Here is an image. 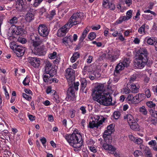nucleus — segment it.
<instances>
[{
	"mask_svg": "<svg viewBox=\"0 0 157 157\" xmlns=\"http://www.w3.org/2000/svg\"><path fill=\"white\" fill-rule=\"evenodd\" d=\"M149 53L147 49L145 48H140L136 52L135 55L136 57L146 60H148Z\"/></svg>",
	"mask_w": 157,
	"mask_h": 157,
	"instance_id": "nucleus-6",
	"label": "nucleus"
},
{
	"mask_svg": "<svg viewBox=\"0 0 157 157\" xmlns=\"http://www.w3.org/2000/svg\"><path fill=\"white\" fill-rule=\"evenodd\" d=\"M109 143L105 142V143L103 145V148L106 150H109L110 151H115L116 150V148L112 145H109Z\"/></svg>",
	"mask_w": 157,
	"mask_h": 157,
	"instance_id": "nucleus-17",
	"label": "nucleus"
},
{
	"mask_svg": "<svg viewBox=\"0 0 157 157\" xmlns=\"http://www.w3.org/2000/svg\"><path fill=\"white\" fill-rule=\"evenodd\" d=\"M147 105L150 108H153L155 106V104L152 101H149L147 102Z\"/></svg>",
	"mask_w": 157,
	"mask_h": 157,
	"instance_id": "nucleus-46",
	"label": "nucleus"
},
{
	"mask_svg": "<svg viewBox=\"0 0 157 157\" xmlns=\"http://www.w3.org/2000/svg\"><path fill=\"white\" fill-rule=\"evenodd\" d=\"M50 32L47 25L44 24H40L38 27V33L40 36L43 37H46Z\"/></svg>",
	"mask_w": 157,
	"mask_h": 157,
	"instance_id": "nucleus-5",
	"label": "nucleus"
},
{
	"mask_svg": "<svg viewBox=\"0 0 157 157\" xmlns=\"http://www.w3.org/2000/svg\"><path fill=\"white\" fill-rule=\"evenodd\" d=\"M145 93L147 98H149L151 96V93L149 89L146 88L145 90Z\"/></svg>",
	"mask_w": 157,
	"mask_h": 157,
	"instance_id": "nucleus-40",
	"label": "nucleus"
},
{
	"mask_svg": "<svg viewBox=\"0 0 157 157\" xmlns=\"http://www.w3.org/2000/svg\"><path fill=\"white\" fill-rule=\"evenodd\" d=\"M14 29H15L16 33L17 34H22L24 32V30L22 25H15Z\"/></svg>",
	"mask_w": 157,
	"mask_h": 157,
	"instance_id": "nucleus-21",
	"label": "nucleus"
},
{
	"mask_svg": "<svg viewBox=\"0 0 157 157\" xmlns=\"http://www.w3.org/2000/svg\"><path fill=\"white\" fill-rule=\"evenodd\" d=\"M130 88L131 89V92L132 93H135L138 92L139 87L136 86V85L133 83H132L129 85Z\"/></svg>",
	"mask_w": 157,
	"mask_h": 157,
	"instance_id": "nucleus-22",
	"label": "nucleus"
},
{
	"mask_svg": "<svg viewBox=\"0 0 157 157\" xmlns=\"http://www.w3.org/2000/svg\"><path fill=\"white\" fill-rule=\"evenodd\" d=\"M17 17H14L10 20L9 22L11 24L16 23L17 21Z\"/></svg>",
	"mask_w": 157,
	"mask_h": 157,
	"instance_id": "nucleus-45",
	"label": "nucleus"
},
{
	"mask_svg": "<svg viewBox=\"0 0 157 157\" xmlns=\"http://www.w3.org/2000/svg\"><path fill=\"white\" fill-rule=\"evenodd\" d=\"M147 121L148 122H150L151 124L155 125L157 123V120L155 119H151V117H149Z\"/></svg>",
	"mask_w": 157,
	"mask_h": 157,
	"instance_id": "nucleus-44",
	"label": "nucleus"
},
{
	"mask_svg": "<svg viewBox=\"0 0 157 157\" xmlns=\"http://www.w3.org/2000/svg\"><path fill=\"white\" fill-rule=\"evenodd\" d=\"M63 43L65 44L66 45H67L69 43V39L68 36H67L62 39Z\"/></svg>",
	"mask_w": 157,
	"mask_h": 157,
	"instance_id": "nucleus-39",
	"label": "nucleus"
},
{
	"mask_svg": "<svg viewBox=\"0 0 157 157\" xmlns=\"http://www.w3.org/2000/svg\"><path fill=\"white\" fill-rule=\"evenodd\" d=\"M100 124H98L94 120L92 122H90L89 123V127L91 128H93L94 127H97L100 125Z\"/></svg>",
	"mask_w": 157,
	"mask_h": 157,
	"instance_id": "nucleus-30",
	"label": "nucleus"
},
{
	"mask_svg": "<svg viewBox=\"0 0 157 157\" xmlns=\"http://www.w3.org/2000/svg\"><path fill=\"white\" fill-rule=\"evenodd\" d=\"M70 28L68 27V24H66L65 25L63 26L59 30L62 32L65 33V34L68 31L69 29Z\"/></svg>",
	"mask_w": 157,
	"mask_h": 157,
	"instance_id": "nucleus-31",
	"label": "nucleus"
},
{
	"mask_svg": "<svg viewBox=\"0 0 157 157\" xmlns=\"http://www.w3.org/2000/svg\"><path fill=\"white\" fill-rule=\"evenodd\" d=\"M95 119V121L98 124H101V123H100L101 122V120H99L100 117L98 115H96L94 117Z\"/></svg>",
	"mask_w": 157,
	"mask_h": 157,
	"instance_id": "nucleus-59",
	"label": "nucleus"
},
{
	"mask_svg": "<svg viewBox=\"0 0 157 157\" xmlns=\"http://www.w3.org/2000/svg\"><path fill=\"white\" fill-rule=\"evenodd\" d=\"M53 100L56 103H59L60 101V99L57 95H55L53 98Z\"/></svg>",
	"mask_w": 157,
	"mask_h": 157,
	"instance_id": "nucleus-57",
	"label": "nucleus"
},
{
	"mask_svg": "<svg viewBox=\"0 0 157 157\" xmlns=\"http://www.w3.org/2000/svg\"><path fill=\"white\" fill-rule=\"evenodd\" d=\"M120 55L119 50L117 49H114L112 52L109 51L106 58L111 62H114L117 59Z\"/></svg>",
	"mask_w": 157,
	"mask_h": 157,
	"instance_id": "nucleus-8",
	"label": "nucleus"
},
{
	"mask_svg": "<svg viewBox=\"0 0 157 157\" xmlns=\"http://www.w3.org/2000/svg\"><path fill=\"white\" fill-rule=\"evenodd\" d=\"M127 101L129 102L136 104L135 98V96L131 94H129L126 99Z\"/></svg>",
	"mask_w": 157,
	"mask_h": 157,
	"instance_id": "nucleus-25",
	"label": "nucleus"
},
{
	"mask_svg": "<svg viewBox=\"0 0 157 157\" xmlns=\"http://www.w3.org/2000/svg\"><path fill=\"white\" fill-rule=\"evenodd\" d=\"M111 134V132L110 131H108L107 130L105 131L103 135V137L105 142L110 143L111 142V137L110 136Z\"/></svg>",
	"mask_w": 157,
	"mask_h": 157,
	"instance_id": "nucleus-14",
	"label": "nucleus"
},
{
	"mask_svg": "<svg viewBox=\"0 0 157 157\" xmlns=\"http://www.w3.org/2000/svg\"><path fill=\"white\" fill-rule=\"evenodd\" d=\"M107 131L111 132V133L114 131V126L112 124H111L107 127V129L106 130Z\"/></svg>",
	"mask_w": 157,
	"mask_h": 157,
	"instance_id": "nucleus-42",
	"label": "nucleus"
},
{
	"mask_svg": "<svg viewBox=\"0 0 157 157\" xmlns=\"http://www.w3.org/2000/svg\"><path fill=\"white\" fill-rule=\"evenodd\" d=\"M130 62L129 59L125 58L123 60L121 61L117 65L114 73L113 81L114 82H117L120 78V71L123 70L125 67H127L129 66Z\"/></svg>",
	"mask_w": 157,
	"mask_h": 157,
	"instance_id": "nucleus-3",
	"label": "nucleus"
},
{
	"mask_svg": "<svg viewBox=\"0 0 157 157\" xmlns=\"http://www.w3.org/2000/svg\"><path fill=\"white\" fill-rule=\"evenodd\" d=\"M84 15V13L80 12L74 13L67 23L68 25L69 28H71L73 25L78 24V19H82Z\"/></svg>",
	"mask_w": 157,
	"mask_h": 157,
	"instance_id": "nucleus-4",
	"label": "nucleus"
},
{
	"mask_svg": "<svg viewBox=\"0 0 157 157\" xmlns=\"http://www.w3.org/2000/svg\"><path fill=\"white\" fill-rule=\"evenodd\" d=\"M26 50V48L21 46L17 45L13 50L14 52L18 57L22 56Z\"/></svg>",
	"mask_w": 157,
	"mask_h": 157,
	"instance_id": "nucleus-12",
	"label": "nucleus"
},
{
	"mask_svg": "<svg viewBox=\"0 0 157 157\" xmlns=\"http://www.w3.org/2000/svg\"><path fill=\"white\" fill-rule=\"evenodd\" d=\"M92 95L94 100L101 105L106 106L114 105L112 102L111 96L108 92L105 90L103 84L98 85L92 90Z\"/></svg>",
	"mask_w": 157,
	"mask_h": 157,
	"instance_id": "nucleus-1",
	"label": "nucleus"
},
{
	"mask_svg": "<svg viewBox=\"0 0 157 157\" xmlns=\"http://www.w3.org/2000/svg\"><path fill=\"white\" fill-rule=\"evenodd\" d=\"M136 101V104L140 102L143 101L144 98V94H139L135 96Z\"/></svg>",
	"mask_w": 157,
	"mask_h": 157,
	"instance_id": "nucleus-20",
	"label": "nucleus"
},
{
	"mask_svg": "<svg viewBox=\"0 0 157 157\" xmlns=\"http://www.w3.org/2000/svg\"><path fill=\"white\" fill-rule=\"evenodd\" d=\"M146 28L148 29V26L145 24L142 25L138 29L139 33L143 35L145 34V28Z\"/></svg>",
	"mask_w": 157,
	"mask_h": 157,
	"instance_id": "nucleus-26",
	"label": "nucleus"
},
{
	"mask_svg": "<svg viewBox=\"0 0 157 157\" xmlns=\"http://www.w3.org/2000/svg\"><path fill=\"white\" fill-rule=\"evenodd\" d=\"M96 36V35L95 33L92 32L89 34L88 36V38L90 40L94 39Z\"/></svg>",
	"mask_w": 157,
	"mask_h": 157,
	"instance_id": "nucleus-37",
	"label": "nucleus"
},
{
	"mask_svg": "<svg viewBox=\"0 0 157 157\" xmlns=\"http://www.w3.org/2000/svg\"><path fill=\"white\" fill-rule=\"evenodd\" d=\"M109 2L108 0H103L102 2V6L105 8H107Z\"/></svg>",
	"mask_w": 157,
	"mask_h": 157,
	"instance_id": "nucleus-52",
	"label": "nucleus"
},
{
	"mask_svg": "<svg viewBox=\"0 0 157 157\" xmlns=\"http://www.w3.org/2000/svg\"><path fill=\"white\" fill-rule=\"evenodd\" d=\"M57 55V53L55 52H53L52 53H50L48 55L49 58L51 59H53L56 58Z\"/></svg>",
	"mask_w": 157,
	"mask_h": 157,
	"instance_id": "nucleus-41",
	"label": "nucleus"
},
{
	"mask_svg": "<svg viewBox=\"0 0 157 157\" xmlns=\"http://www.w3.org/2000/svg\"><path fill=\"white\" fill-rule=\"evenodd\" d=\"M57 34V36L59 37H63V36H65L66 34L65 33L63 32H62L59 29L58 31Z\"/></svg>",
	"mask_w": 157,
	"mask_h": 157,
	"instance_id": "nucleus-50",
	"label": "nucleus"
},
{
	"mask_svg": "<svg viewBox=\"0 0 157 157\" xmlns=\"http://www.w3.org/2000/svg\"><path fill=\"white\" fill-rule=\"evenodd\" d=\"M40 140L42 142L44 146V145L45 144L46 142V138L44 137H41Z\"/></svg>",
	"mask_w": 157,
	"mask_h": 157,
	"instance_id": "nucleus-64",
	"label": "nucleus"
},
{
	"mask_svg": "<svg viewBox=\"0 0 157 157\" xmlns=\"http://www.w3.org/2000/svg\"><path fill=\"white\" fill-rule=\"evenodd\" d=\"M30 82L29 77L27 76L24 80L23 82V83L25 86L29 85V83Z\"/></svg>",
	"mask_w": 157,
	"mask_h": 157,
	"instance_id": "nucleus-34",
	"label": "nucleus"
},
{
	"mask_svg": "<svg viewBox=\"0 0 157 157\" xmlns=\"http://www.w3.org/2000/svg\"><path fill=\"white\" fill-rule=\"evenodd\" d=\"M155 38L153 37L148 38L147 40V44L150 45H153L154 43H155Z\"/></svg>",
	"mask_w": 157,
	"mask_h": 157,
	"instance_id": "nucleus-29",
	"label": "nucleus"
},
{
	"mask_svg": "<svg viewBox=\"0 0 157 157\" xmlns=\"http://www.w3.org/2000/svg\"><path fill=\"white\" fill-rule=\"evenodd\" d=\"M43 0H35L33 6L34 7L38 6L42 1Z\"/></svg>",
	"mask_w": 157,
	"mask_h": 157,
	"instance_id": "nucleus-51",
	"label": "nucleus"
},
{
	"mask_svg": "<svg viewBox=\"0 0 157 157\" xmlns=\"http://www.w3.org/2000/svg\"><path fill=\"white\" fill-rule=\"evenodd\" d=\"M79 56L80 54L78 52H75L71 58V61L72 63L75 62L79 58Z\"/></svg>",
	"mask_w": 157,
	"mask_h": 157,
	"instance_id": "nucleus-24",
	"label": "nucleus"
},
{
	"mask_svg": "<svg viewBox=\"0 0 157 157\" xmlns=\"http://www.w3.org/2000/svg\"><path fill=\"white\" fill-rule=\"evenodd\" d=\"M45 68V72L49 74L50 76L52 77L56 73V70L53 67L52 63L49 61L46 62Z\"/></svg>",
	"mask_w": 157,
	"mask_h": 157,
	"instance_id": "nucleus-9",
	"label": "nucleus"
},
{
	"mask_svg": "<svg viewBox=\"0 0 157 157\" xmlns=\"http://www.w3.org/2000/svg\"><path fill=\"white\" fill-rule=\"evenodd\" d=\"M143 17L147 20H150L152 19V16L151 15H146L145 14L143 15Z\"/></svg>",
	"mask_w": 157,
	"mask_h": 157,
	"instance_id": "nucleus-53",
	"label": "nucleus"
},
{
	"mask_svg": "<svg viewBox=\"0 0 157 157\" xmlns=\"http://www.w3.org/2000/svg\"><path fill=\"white\" fill-rule=\"evenodd\" d=\"M37 52L40 55H43L46 54V52L43 51L42 49L38 48L37 51Z\"/></svg>",
	"mask_w": 157,
	"mask_h": 157,
	"instance_id": "nucleus-58",
	"label": "nucleus"
},
{
	"mask_svg": "<svg viewBox=\"0 0 157 157\" xmlns=\"http://www.w3.org/2000/svg\"><path fill=\"white\" fill-rule=\"evenodd\" d=\"M25 0H17L16 6L19 10H21L25 9Z\"/></svg>",
	"mask_w": 157,
	"mask_h": 157,
	"instance_id": "nucleus-16",
	"label": "nucleus"
},
{
	"mask_svg": "<svg viewBox=\"0 0 157 157\" xmlns=\"http://www.w3.org/2000/svg\"><path fill=\"white\" fill-rule=\"evenodd\" d=\"M75 110L72 109L70 111V114L71 118H73L75 117Z\"/></svg>",
	"mask_w": 157,
	"mask_h": 157,
	"instance_id": "nucleus-61",
	"label": "nucleus"
},
{
	"mask_svg": "<svg viewBox=\"0 0 157 157\" xmlns=\"http://www.w3.org/2000/svg\"><path fill=\"white\" fill-rule=\"evenodd\" d=\"M129 87L127 86L122 89L121 91L124 94H129L131 91L128 88Z\"/></svg>",
	"mask_w": 157,
	"mask_h": 157,
	"instance_id": "nucleus-33",
	"label": "nucleus"
},
{
	"mask_svg": "<svg viewBox=\"0 0 157 157\" xmlns=\"http://www.w3.org/2000/svg\"><path fill=\"white\" fill-rule=\"evenodd\" d=\"M111 10H114L115 8L114 4L112 2H109L107 8Z\"/></svg>",
	"mask_w": 157,
	"mask_h": 157,
	"instance_id": "nucleus-38",
	"label": "nucleus"
},
{
	"mask_svg": "<svg viewBox=\"0 0 157 157\" xmlns=\"http://www.w3.org/2000/svg\"><path fill=\"white\" fill-rule=\"evenodd\" d=\"M140 111L144 115H146L147 113V111L144 106H143L140 108Z\"/></svg>",
	"mask_w": 157,
	"mask_h": 157,
	"instance_id": "nucleus-35",
	"label": "nucleus"
},
{
	"mask_svg": "<svg viewBox=\"0 0 157 157\" xmlns=\"http://www.w3.org/2000/svg\"><path fill=\"white\" fill-rule=\"evenodd\" d=\"M28 62L30 65L35 68L39 67L40 65V59L36 57H29L28 59Z\"/></svg>",
	"mask_w": 157,
	"mask_h": 157,
	"instance_id": "nucleus-11",
	"label": "nucleus"
},
{
	"mask_svg": "<svg viewBox=\"0 0 157 157\" xmlns=\"http://www.w3.org/2000/svg\"><path fill=\"white\" fill-rule=\"evenodd\" d=\"M73 82L74 83V87L75 89L76 90H78V86L79 85V82H74V81L72 83H73ZM70 83H70L71 84H72L73 83H71V82H70Z\"/></svg>",
	"mask_w": 157,
	"mask_h": 157,
	"instance_id": "nucleus-56",
	"label": "nucleus"
},
{
	"mask_svg": "<svg viewBox=\"0 0 157 157\" xmlns=\"http://www.w3.org/2000/svg\"><path fill=\"white\" fill-rule=\"evenodd\" d=\"M151 115L154 117L157 118V111H153V110L150 111Z\"/></svg>",
	"mask_w": 157,
	"mask_h": 157,
	"instance_id": "nucleus-55",
	"label": "nucleus"
},
{
	"mask_svg": "<svg viewBox=\"0 0 157 157\" xmlns=\"http://www.w3.org/2000/svg\"><path fill=\"white\" fill-rule=\"evenodd\" d=\"M68 37L69 41L72 43L73 41H76L78 38V36L76 34H74L73 36L70 35Z\"/></svg>",
	"mask_w": 157,
	"mask_h": 157,
	"instance_id": "nucleus-28",
	"label": "nucleus"
},
{
	"mask_svg": "<svg viewBox=\"0 0 157 157\" xmlns=\"http://www.w3.org/2000/svg\"><path fill=\"white\" fill-rule=\"evenodd\" d=\"M121 115L120 112L119 111H115L113 113V116L115 119H118Z\"/></svg>",
	"mask_w": 157,
	"mask_h": 157,
	"instance_id": "nucleus-36",
	"label": "nucleus"
},
{
	"mask_svg": "<svg viewBox=\"0 0 157 157\" xmlns=\"http://www.w3.org/2000/svg\"><path fill=\"white\" fill-rule=\"evenodd\" d=\"M25 18L27 21L30 22L34 19V15L31 13H28L25 15Z\"/></svg>",
	"mask_w": 157,
	"mask_h": 157,
	"instance_id": "nucleus-23",
	"label": "nucleus"
},
{
	"mask_svg": "<svg viewBox=\"0 0 157 157\" xmlns=\"http://www.w3.org/2000/svg\"><path fill=\"white\" fill-rule=\"evenodd\" d=\"M22 97L28 101H29L32 98V97L29 95H28L24 93H22Z\"/></svg>",
	"mask_w": 157,
	"mask_h": 157,
	"instance_id": "nucleus-47",
	"label": "nucleus"
},
{
	"mask_svg": "<svg viewBox=\"0 0 157 157\" xmlns=\"http://www.w3.org/2000/svg\"><path fill=\"white\" fill-rule=\"evenodd\" d=\"M143 142V140L140 138H138L136 139L134 142L135 143L138 144H141Z\"/></svg>",
	"mask_w": 157,
	"mask_h": 157,
	"instance_id": "nucleus-49",
	"label": "nucleus"
},
{
	"mask_svg": "<svg viewBox=\"0 0 157 157\" xmlns=\"http://www.w3.org/2000/svg\"><path fill=\"white\" fill-rule=\"evenodd\" d=\"M31 40L33 41V45L34 47H36L40 45L42 43L41 40H39V38L37 36L34 35L31 36Z\"/></svg>",
	"mask_w": 157,
	"mask_h": 157,
	"instance_id": "nucleus-13",
	"label": "nucleus"
},
{
	"mask_svg": "<svg viewBox=\"0 0 157 157\" xmlns=\"http://www.w3.org/2000/svg\"><path fill=\"white\" fill-rule=\"evenodd\" d=\"M80 109L82 111V114H85L86 113V107L82 106L80 108Z\"/></svg>",
	"mask_w": 157,
	"mask_h": 157,
	"instance_id": "nucleus-62",
	"label": "nucleus"
},
{
	"mask_svg": "<svg viewBox=\"0 0 157 157\" xmlns=\"http://www.w3.org/2000/svg\"><path fill=\"white\" fill-rule=\"evenodd\" d=\"M65 75L69 83H72L74 80L75 71L71 68H68L65 70Z\"/></svg>",
	"mask_w": 157,
	"mask_h": 157,
	"instance_id": "nucleus-7",
	"label": "nucleus"
},
{
	"mask_svg": "<svg viewBox=\"0 0 157 157\" xmlns=\"http://www.w3.org/2000/svg\"><path fill=\"white\" fill-rule=\"evenodd\" d=\"M64 137L69 144L75 148H79L82 145V136L78 131H75L72 134H66Z\"/></svg>",
	"mask_w": 157,
	"mask_h": 157,
	"instance_id": "nucleus-2",
	"label": "nucleus"
},
{
	"mask_svg": "<svg viewBox=\"0 0 157 157\" xmlns=\"http://www.w3.org/2000/svg\"><path fill=\"white\" fill-rule=\"evenodd\" d=\"M134 61L135 67L138 69H141L144 67L148 61L135 57Z\"/></svg>",
	"mask_w": 157,
	"mask_h": 157,
	"instance_id": "nucleus-10",
	"label": "nucleus"
},
{
	"mask_svg": "<svg viewBox=\"0 0 157 157\" xmlns=\"http://www.w3.org/2000/svg\"><path fill=\"white\" fill-rule=\"evenodd\" d=\"M130 124L129 125L130 127V128L132 130L135 131L139 130L140 129L139 125L135 121Z\"/></svg>",
	"mask_w": 157,
	"mask_h": 157,
	"instance_id": "nucleus-18",
	"label": "nucleus"
},
{
	"mask_svg": "<svg viewBox=\"0 0 157 157\" xmlns=\"http://www.w3.org/2000/svg\"><path fill=\"white\" fill-rule=\"evenodd\" d=\"M132 10H129L126 13V16L121 17L119 18V21L121 22L124 21L128 20L129 19L132 17Z\"/></svg>",
	"mask_w": 157,
	"mask_h": 157,
	"instance_id": "nucleus-15",
	"label": "nucleus"
},
{
	"mask_svg": "<svg viewBox=\"0 0 157 157\" xmlns=\"http://www.w3.org/2000/svg\"><path fill=\"white\" fill-rule=\"evenodd\" d=\"M124 119H127V121L128 124H131V123L136 121L133 116L130 114H128L126 115L124 117Z\"/></svg>",
	"mask_w": 157,
	"mask_h": 157,
	"instance_id": "nucleus-19",
	"label": "nucleus"
},
{
	"mask_svg": "<svg viewBox=\"0 0 157 157\" xmlns=\"http://www.w3.org/2000/svg\"><path fill=\"white\" fill-rule=\"evenodd\" d=\"M43 78L45 82H48L50 80V77H49V76L46 75H43Z\"/></svg>",
	"mask_w": 157,
	"mask_h": 157,
	"instance_id": "nucleus-48",
	"label": "nucleus"
},
{
	"mask_svg": "<svg viewBox=\"0 0 157 157\" xmlns=\"http://www.w3.org/2000/svg\"><path fill=\"white\" fill-rule=\"evenodd\" d=\"M156 142L155 140H151L148 143V144L151 145L155 146L156 145Z\"/></svg>",
	"mask_w": 157,
	"mask_h": 157,
	"instance_id": "nucleus-60",
	"label": "nucleus"
},
{
	"mask_svg": "<svg viewBox=\"0 0 157 157\" xmlns=\"http://www.w3.org/2000/svg\"><path fill=\"white\" fill-rule=\"evenodd\" d=\"M142 154V152L140 151L139 150H136L134 153V155L136 157H138L139 155H141Z\"/></svg>",
	"mask_w": 157,
	"mask_h": 157,
	"instance_id": "nucleus-54",
	"label": "nucleus"
},
{
	"mask_svg": "<svg viewBox=\"0 0 157 157\" xmlns=\"http://www.w3.org/2000/svg\"><path fill=\"white\" fill-rule=\"evenodd\" d=\"M87 85V81L84 78L82 79L81 81V89L84 90Z\"/></svg>",
	"mask_w": 157,
	"mask_h": 157,
	"instance_id": "nucleus-32",
	"label": "nucleus"
},
{
	"mask_svg": "<svg viewBox=\"0 0 157 157\" xmlns=\"http://www.w3.org/2000/svg\"><path fill=\"white\" fill-rule=\"evenodd\" d=\"M101 26L100 25H97L96 26H93L91 27L92 29L93 30H98L100 29Z\"/></svg>",
	"mask_w": 157,
	"mask_h": 157,
	"instance_id": "nucleus-63",
	"label": "nucleus"
},
{
	"mask_svg": "<svg viewBox=\"0 0 157 157\" xmlns=\"http://www.w3.org/2000/svg\"><path fill=\"white\" fill-rule=\"evenodd\" d=\"M67 93L68 96H74L75 95V92L73 88L71 86L69 87L67 90Z\"/></svg>",
	"mask_w": 157,
	"mask_h": 157,
	"instance_id": "nucleus-27",
	"label": "nucleus"
},
{
	"mask_svg": "<svg viewBox=\"0 0 157 157\" xmlns=\"http://www.w3.org/2000/svg\"><path fill=\"white\" fill-rule=\"evenodd\" d=\"M87 34L85 32H83L81 36L79 38V40L81 42H82L87 35Z\"/></svg>",
	"mask_w": 157,
	"mask_h": 157,
	"instance_id": "nucleus-43",
	"label": "nucleus"
}]
</instances>
